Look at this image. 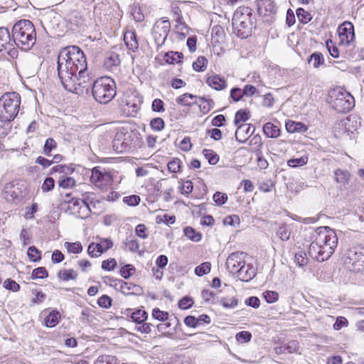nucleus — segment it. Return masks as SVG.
<instances>
[{
    "label": "nucleus",
    "instance_id": "obj_46",
    "mask_svg": "<svg viewBox=\"0 0 364 364\" xmlns=\"http://www.w3.org/2000/svg\"><path fill=\"white\" fill-rule=\"evenodd\" d=\"M291 234L290 229L287 225L280 226L277 230V235L282 240L287 241L289 239Z\"/></svg>",
    "mask_w": 364,
    "mask_h": 364
},
{
    "label": "nucleus",
    "instance_id": "obj_57",
    "mask_svg": "<svg viewBox=\"0 0 364 364\" xmlns=\"http://www.w3.org/2000/svg\"><path fill=\"white\" fill-rule=\"evenodd\" d=\"M150 126L152 129L159 132L164 129L165 122L163 119L160 117H156L151 120Z\"/></svg>",
    "mask_w": 364,
    "mask_h": 364
},
{
    "label": "nucleus",
    "instance_id": "obj_11",
    "mask_svg": "<svg viewBox=\"0 0 364 364\" xmlns=\"http://www.w3.org/2000/svg\"><path fill=\"white\" fill-rule=\"evenodd\" d=\"M0 52L6 53L11 57L17 53V50L14 47V41L11 39L10 33L4 27L0 28Z\"/></svg>",
    "mask_w": 364,
    "mask_h": 364
},
{
    "label": "nucleus",
    "instance_id": "obj_27",
    "mask_svg": "<svg viewBox=\"0 0 364 364\" xmlns=\"http://www.w3.org/2000/svg\"><path fill=\"white\" fill-rule=\"evenodd\" d=\"M286 129L289 133H303L307 130V127L302 122L289 120L286 122Z\"/></svg>",
    "mask_w": 364,
    "mask_h": 364
},
{
    "label": "nucleus",
    "instance_id": "obj_13",
    "mask_svg": "<svg viewBox=\"0 0 364 364\" xmlns=\"http://www.w3.org/2000/svg\"><path fill=\"white\" fill-rule=\"evenodd\" d=\"M243 263H245L243 252H235L228 256L225 266L230 273L235 274Z\"/></svg>",
    "mask_w": 364,
    "mask_h": 364
},
{
    "label": "nucleus",
    "instance_id": "obj_38",
    "mask_svg": "<svg viewBox=\"0 0 364 364\" xmlns=\"http://www.w3.org/2000/svg\"><path fill=\"white\" fill-rule=\"evenodd\" d=\"M94 364H118L115 356L111 355H102L97 357Z\"/></svg>",
    "mask_w": 364,
    "mask_h": 364
},
{
    "label": "nucleus",
    "instance_id": "obj_56",
    "mask_svg": "<svg viewBox=\"0 0 364 364\" xmlns=\"http://www.w3.org/2000/svg\"><path fill=\"white\" fill-rule=\"evenodd\" d=\"M295 262L299 267H304L307 265L309 259L304 252L300 251L295 254Z\"/></svg>",
    "mask_w": 364,
    "mask_h": 364
},
{
    "label": "nucleus",
    "instance_id": "obj_1",
    "mask_svg": "<svg viewBox=\"0 0 364 364\" xmlns=\"http://www.w3.org/2000/svg\"><path fill=\"white\" fill-rule=\"evenodd\" d=\"M57 64L58 77L66 90L78 93L80 87H87L89 80L88 75H85L87 60L78 46L62 48L58 55Z\"/></svg>",
    "mask_w": 364,
    "mask_h": 364
},
{
    "label": "nucleus",
    "instance_id": "obj_22",
    "mask_svg": "<svg viewBox=\"0 0 364 364\" xmlns=\"http://www.w3.org/2000/svg\"><path fill=\"white\" fill-rule=\"evenodd\" d=\"M119 284V289L124 294H140L142 289L140 286L134 284L131 282H126L122 280L118 282Z\"/></svg>",
    "mask_w": 364,
    "mask_h": 364
},
{
    "label": "nucleus",
    "instance_id": "obj_41",
    "mask_svg": "<svg viewBox=\"0 0 364 364\" xmlns=\"http://www.w3.org/2000/svg\"><path fill=\"white\" fill-rule=\"evenodd\" d=\"M208 60L203 56H199L193 63V68L197 72H203L207 68Z\"/></svg>",
    "mask_w": 364,
    "mask_h": 364
},
{
    "label": "nucleus",
    "instance_id": "obj_20",
    "mask_svg": "<svg viewBox=\"0 0 364 364\" xmlns=\"http://www.w3.org/2000/svg\"><path fill=\"white\" fill-rule=\"evenodd\" d=\"M206 83L215 90H223L227 87V80L217 74H212L206 79Z\"/></svg>",
    "mask_w": 364,
    "mask_h": 364
},
{
    "label": "nucleus",
    "instance_id": "obj_3",
    "mask_svg": "<svg viewBox=\"0 0 364 364\" xmlns=\"http://www.w3.org/2000/svg\"><path fill=\"white\" fill-rule=\"evenodd\" d=\"M14 45L23 50H30L36 43V33L33 24L29 20H21L12 28Z\"/></svg>",
    "mask_w": 364,
    "mask_h": 364
},
{
    "label": "nucleus",
    "instance_id": "obj_63",
    "mask_svg": "<svg viewBox=\"0 0 364 364\" xmlns=\"http://www.w3.org/2000/svg\"><path fill=\"white\" fill-rule=\"evenodd\" d=\"M236 340L240 343H247L252 338V334L249 331H243L236 334Z\"/></svg>",
    "mask_w": 364,
    "mask_h": 364
},
{
    "label": "nucleus",
    "instance_id": "obj_12",
    "mask_svg": "<svg viewBox=\"0 0 364 364\" xmlns=\"http://www.w3.org/2000/svg\"><path fill=\"white\" fill-rule=\"evenodd\" d=\"M257 11L260 16L270 17L272 21L273 16L277 14V7L273 0H258Z\"/></svg>",
    "mask_w": 364,
    "mask_h": 364
},
{
    "label": "nucleus",
    "instance_id": "obj_39",
    "mask_svg": "<svg viewBox=\"0 0 364 364\" xmlns=\"http://www.w3.org/2000/svg\"><path fill=\"white\" fill-rule=\"evenodd\" d=\"M58 186L63 188H70L75 185V180L70 176H60L58 181Z\"/></svg>",
    "mask_w": 364,
    "mask_h": 364
},
{
    "label": "nucleus",
    "instance_id": "obj_62",
    "mask_svg": "<svg viewBox=\"0 0 364 364\" xmlns=\"http://www.w3.org/2000/svg\"><path fill=\"white\" fill-rule=\"evenodd\" d=\"M266 301L269 304L274 303L278 300L279 294L274 291H266L263 293Z\"/></svg>",
    "mask_w": 364,
    "mask_h": 364
},
{
    "label": "nucleus",
    "instance_id": "obj_26",
    "mask_svg": "<svg viewBox=\"0 0 364 364\" xmlns=\"http://www.w3.org/2000/svg\"><path fill=\"white\" fill-rule=\"evenodd\" d=\"M262 129L264 134L268 138H277L280 136V129L272 122L265 123Z\"/></svg>",
    "mask_w": 364,
    "mask_h": 364
},
{
    "label": "nucleus",
    "instance_id": "obj_19",
    "mask_svg": "<svg viewBox=\"0 0 364 364\" xmlns=\"http://www.w3.org/2000/svg\"><path fill=\"white\" fill-rule=\"evenodd\" d=\"M338 32L342 41H346L347 43H349L354 39V28L350 22L343 23L339 27Z\"/></svg>",
    "mask_w": 364,
    "mask_h": 364
},
{
    "label": "nucleus",
    "instance_id": "obj_18",
    "mask_svg": "<svg viewBox=\"0 0 364 364\" xmlns=\"http://www.w3.org/2000/svg\"><path fill=\"white\" fill-rule=\"evenodd\" d=\"M360 118L356 114H350L342 122L345 131L348 134H353L360 127Z\"/></svg>",
    "mask_w": 364,
    "mask_h": 364
},
{
    "label": "nucleus",
    "instance_id": "obj_60",
    "mask_svg": "<svg viewBox=\"0 0 364 364\" xmlns=\"http://www.w3.org/2000/svg\"><path fill=\"white\" fill-rule=\"evenodd\" d=\"M140 197L136 195H132L123 198V202L129 206H136L140 203Z\"/></svg>",
    "mask_w": 364,
    "mask_h": 364
},
{
    "label": "nucleus",
    "instance_id": "obj_35",
    "mask_svg": "<svg viewBox=\"0 0 364 364\" xmlns=\"http://www.w3.org/2000/svg\"><path fill=\"white\" fill-rule=\"evenodd\" d=\"M335 175V181L337 183L346 184L348 183L350 173L348 171L342 170V169H336L334 171Z\"/></svg>",
    "mask_w": 364,
    "mask_h": 364
},
{
    "label": "nucleus",
    "instance_id": "obj_31",
    "mask_svg": "<svg viewBox=\"0 0 364 364\" xmlns=\"http://www.w3.org/2000/svg\"><path fill=\"white\" fill-rule=\"evenodd\" d=\"M119 64L120 60L119 55L115 53H112L110 55L107 56L105 60V67L110 70L116 69Z\"/></svg>",
    "mask_w": 364,
    "mask_h": 364
},
{
    "label": "nucleus",
    "instance_id": "obj_5",
    "mask_svg": "<svg viewBox=\"0 0 364 364\" xmlns=\"http://www.w3.org/2000/svg\"><path fill=\"white\" fill-rule=\"evenodd\" d=\"M139 133L130 129L122 127L116 132L112 146L118 153H122L135 149L139 145Z\"/></svg>",
    "mask_w": 364,
    "mask_h": 364
},
{
    "label": "nucleus",
    "instance_id": "obj_24",
    "mask_svg": "<svg viewBox=\"0 0 364 364\" xmlns=\"http://www.w3.org/2000/svg\"><path fill=\"white\" fill-rule=\"evenodd\" d=\"M124 41L129 50L133 52L138 50L139 43L135 31H127L124 35Z\"/></svg>",
    "mask_w": 364,
    "mask_h": 364
},
{
    "label": "nucleus",
    "instance_id": "obj_40",
    "mask_svg": "<svg viewBox=\"0 0 364 364\" xmlns=\"http://www.w3.org/2000/svg\"><path fill=\"white\" fill-rule=\"evenodd\" d=\"M59 279L63 281L74 280L77 277V273L73 269L62 270L58 274Z\"/></svg>",
    "mask_w": 364,
    "mask_h": 364
},
{
    "label": "nucleus",
    "instance_id": "obj_16",
    "mask_svg": "<svg viewBox=\"0 0 364 364\" xmlns=\"http://www.w3.org/2000/svg\"><path fill=\"white\" fill-rule=\"evenodd\" d=\"M109 180L110 175L107 172L101 171L100 167L97 166L92 168L90 176V181L96 186H102L109 181Z\"/></svg>",
    "mask_w": 364,
    "mask_h": 364
},
{
    "label": "nucleus",
    "instance_id": "obj_30",
    "mask_svg": "<svg viewBox=\"0 0 364 364\" xmlns=\"http://www.w3.org/2000/svg\"><path fill=\"white\" fill-rule=\"evenodd\" d=\"M199 100V107L203 114H207L214 106V102L210 98L198 97Z\"/></svg>",
    "mask_w": 364,
    "mask_h": 364
},
{
    "label": "nucleus",
    "instance_id": "obj_64",
    "mask_svg": "<svg viewBox=\"0 0 364 364\" xmlns=\"http://www.w3.org/2000/svg\"><path fill=\"white\" fill-rule=\"evenodd\" d=\"M193 300L189 296H185L178 301V307L181 309H190L193 305Z\"/></svg>",
    "mask_w": 364,
    "mask_h": 364
},
{
    "label": "nucleus",
    "instance_id": "obj_15",
    "mask_svg": "<svg viewBox=\"0 0 364 364\" xmlns=\"http://www.w3.org/2000/svg\"><path fill=\"white\" fill-rule=\"evenodd\" d=\"M232 24L233 31L237 36L241 38H247L251 35L255 23H249V21L242 22V23H240V22L232 21Z\"/></svg>",
    "mask_w": 364,
    "mask_h": 364
},
{
    "label": "nucleus",
    "instance_id": "obj_55",
    "mask_svg": "<svg viewBox=\"0 0 364 364\" xmlns=\"http://www.w3.org/2000/svg\"><path fill=\"white\" fill-rule=\"evenodd\" d=\"M136 269L132 264H126L120 269V274L124 279L129 278L135 273Z\"/></svg>",
    "mask_w": 364,
    "mask_h": 364
},
{
    "label": "nucleus",
    "instance_id": "obj_58",
    "mask_svg": "<svg viewBox=\"0 0 364 364\" xmlns=\"http://www.w3.org/2000/svg\"><path fill=\"white\" fill-rule=\"evenodd\" d=\"M213 199L218 205H222L227 202L228 196L226 193L217 191L214 193Z\"/></svg>",
    "mask_w": 364,
    "mask_h": 364
},
{
    "label": "nucleus",
    "instance_id": "obj_2",
    "mask_svg": "<svg viewBox=\"0 0 364 364\" xmlns=\"http://www.w3.org/2000/svg\"><path fill=\"white\" fill-rule=\"evenodd\" d=\"M314 240L309 247V255L318 262L327 260L333 254L338 245V237L334 230L328 226L316 229Z\"/></svg>",
    "mask_w": 364,
    "mask_h": 364
},
{
    "label": "nucleus",
    "instance_id": "obj_59",
    "mask_svg": "<svg viewBox=\"0 0 364 364\" xmlns=\"http://www.w3.org/2000/svg\"><path fill=\"white\" fill-rule=\"evenodd\" d=\"M4 287L14 292H16L20 289V285L11 279H7L4 281Z\"/></svg>",
    "mask_w": 364,
    "mask_h": 364
},
{
    "label": "nucleus",
    "instance_id": "obj_37",
    "mask_svg": "<svg viewBox=\"0 0 364 364\" xmlns=\"http://www.w3.org/2000/svg\"><path fill=\"white\" fill-rule=\"evenodd\" d=\"M183 232L186 237L193 242H198L201 240L202 235L199 232L196 231L191 227H186L183 230Z\"/></svg>",
    "mask_w": 364,
    "mask_h": 364
},
{
    "label": "nucleus",
    "instance_id": "obj_23",
    "mask_svg": "<svg viewBox=\"0 0 364 364\" xmlns=\"http://www.w3.org/2000/svg\"><path fill=\"white\" fill-rule=\"evenodd\" d=\"M84 213L85 216H87L91 213V206H95V196L93 193L86 192L82 194V198L81 199Z\"/></svg>",
    "mask_w": 364,
    "mask_h": 364
},
{
    "label": "nucleus",
    "instance_id": "obj_25",
    "mask_svg": "<svg viewBox=\"0 0 364 364\" xmlns=\"http://www.w3.org/2000/svg\"><path fill=\"white\" fill-rule=\"evenodd\" d=\"M198 99V96L194 95L191 93H185L181 96H179L176 99V102L184 107H191L193 104H197L198 102L196 100Z\"/></svg>",
    "mask_w": 364,
    "mask_h": 364
},
{
    "label": "nucleus",
    "instance_id": "obj_48",
    "mask_svg": "<svg viewBox=\"0 0 364 364\" xmlns=\"http://www.w3.org/2000/svg\"><path fill=\"white\" fill-rule=\"evenodd\" d=\"M27 255L28 258L32 262H38L41 259V251H39L35 246H31L28 249Z\"/></svg>",
    "mask_w": 364,
    "mask_h": 364
},
{
    "label": "nucleus",
    "instance_id": "obj_36",
    "mask_svg": "<svg viewBox=\"0 0 364 364\" xmlns=\"http://www.w3.org/2000/svg\"><path fill=\"white\" fill-rule=\"evenodd\" d=\"M296 14L299 22L302 24H306L312 19L311 14L305 11L303 8H299L296 11Z\"/></svg>",
    "mask_w": 364,
    "mask_h": 364
},
{
    "label": "nucleus",
    "instance_id": "obj_45",
    "mask_svg": "<svg viewBox=\"0 0 364 364\" xmlns=\"http://www.w3.org/2000/svg\"><path fill=\"white\" fill-rule=\"evenodd\" d=\"M309 158L306 156H302L298 159H291L287 161L289 166L296 168L306 165L308 162Z\"/></svg>",
    "mask_w": 364,
    "mask_h": 364
},
{
    "label": "nucleus",
    "instance_id": "obj_34",
    "mask_svg": "<svg viewBox=\"0 0 364 364\" xmlns=\"http://www.w3.org/2000/svg\"><path fill=\"white\" fill-rule=\"evenodd\" d=\"M130 318L134 322L136 323L137 324H141V323L146 321L148 314L146 311L138 309L132 313Z\"/></svg>",
    "mask_w": 364,
    "mask_h": 364
},
{
    "label": "nucleus",
    "instance_id": "obj_32",
    "mask_svg": "<svg viewBox=\"0 0 364 364\" xmlns=\"http://www.w3.org/2000/svg\"><path fill=\"white\" fill-rule=\"evenodd\" d=\"M60 318L59 312L53 310L46 317L45 324L47 327H54L58 323Z\"/></svg>",
    "mask_w": 364,
    "mask_h": 364
},
{
    "label": "nucleus",
    "instance_id": "obj_9",
    "mask_svg": "<svg viewBox=\"0 0 364 364\" xmlns=\"http://www.w3.org/2000/svg\"><path fill=\"white\" fill-rule=\"evenodd\" d=\"M170 28V22L167 19L163 18L155 23L152 29V35L157 47L161 46L164 43Z\"/></svg>",
    "mask_w": 364,
    "mask_h": 364
},
{
    "label": "nucleus",
    "instance_id": "obj_54",
    "mask_svg": "<svg viewBox=\"0 0 364 364\" xmlns=\"http://www.w3.org/2000/svg\"><path fill=\"white\" fill-rule=\"evenodd\" d=\"M132 15L134 19L137 22H141L144 19V16L141 11V9L139 5L134 4L131 9Z\"/></svg>",
    "mask_w": 364,
    "mask_h": 364
},
{
    "label": "nucleus",
    "instance_id": "obj_51",
    "mask_svg": "<svg viewBox=\"0 0 364 364\" xmlns=\"http://www.w3.org/2000/svg\"><path fill=\"white\" fill-rule=\"evenodd\" d=\"M181 161L179 159H173L168 163V169L170 172L176 173L181 171Z\"/></svg>",
    "mask_w": 364,
    "mask_h": 364
},
{
    "label": "nucleus",
    "instance_id": "obj_44",
    "mask_svg": "<svg viewBox=\"0 0 364 364\" xmlns=\"http://www.w3.org/2000/svg\"><path fill=\"white\" fill-rule=\"evenodd\" d=\"M220 304L226 309H233L238 304L236 297H223L220 300Z\"/></svg>",
    "mask_w": 364,
    "mask_h": 364
},
{
    "label": "nucleus",
    "instance_id": "obj_52",
    "mask_svg": "<svg viewBox=\"0 0 364 364\" xmlns=\"http://www.w3.org/2000/svg\"><path fill=\"white\" fill-rule=\"evenodd\" d=\"M203 153L210 164L215 165L218 162L219 156L213 150L204 149Z\"/></svg>",
    "mask_w": 364,
    "mask_h": 364
},
{
    "label": "nucleus",
    "instance_id": "obj_7",
    "mask_svg": "<svg viewBox=\"0 0 364 364\" xmlns=\"http://www.w3.org/2000/svg\"><path fill=\"white\" fill-rule=\"evenodd\" d=\"M330 97L333 100V107L341 113L349 112L355 106L354 97L346 90L341 88L333 90Z\"/></svg>",
    "mask_w": 364,
    "mask_h": 364
},
{
    "label": "nucleus",
    "instance_id": "obj_6",
    "mask_svg": "<svg viewBox=\"0 0 364 364\" xmlns=\"http://www.w3.org/2000/svg\"><path fill=\"white\" fill-rule=\"evenodd\" d=\"M21 96L17 92H6L0 98V119L11 122L19 112Z\"/></svg>",
    "mask_w": 364,
    "mask_h": 364
},
{
    "label": "nucleus",
    "instance_id": "obj_4",
    "mask_svg": "<svg viewBox=\"0 0 364 364\" xmlns=\"http://www.w3.org/2000/svg\"><path fill=\"white\" fill-rule=\"evenodd\" d=\"M116 83L109 77H102L92 83V93L96 101L102 104L110 102L116 95Z\"/></svg>",
    "mask_w": 364,
    "mask_h": 364
},
{
    "label": "nucleus",
    "instance_id": "obj_61",
    "mask_svg": "<svg viewBox=\"0 0 364 364\" xmlns=\"http://www.w3.org/2000/svg\"><path fill=\"white\" fill-rule=\"evenodd\" d=\"M326 48L329 52V54L333 58H338L339 57V51L338 48L335 46L331 40H327L326 41Z\"/></svg>",
    "mask_w": 364,
    "mask_h": 364
},
{
    "label": "nucleus",
    "instance_id": "obj_14",
    "mask_svg": "<svg viewBox=\"0 0 364 364\" xmlns=\"http://www.w3.org/2000/svg\"><path fill=\"white\" fill-rule=\"evenodd\" d=\"M232 21L246 22L255 23V18L252 15V10L248 6H242L235 11Z\"/></svg>",
    "mask_w": 364,
    "mask_h": 364
},
{
    "label": "nucleus",
    "instance_id": "obj_42",
    "mask_svg": "<svg viewBox=\"0 0 364 364\" xmlns=\"http://www.w3.org/2000/svg\"><path fill=\"white\" fill-rule=\"evenodd\" d=\"M211 264L209 262H205L195 268V274L198 277H202L210 272Z\"/></svg>",
    "mask_w": 364,
    "mask_h": 364
},
{
    "label": "nucleus",
    "instance_id": "obj_50",
    "mask_svg": "<svg viewBox=\"0 0 364 364\" xmlns=\"http://www.w3.org/2000/svg\"><path fill=\"white\" fill-rule=\"evenodd\" d=\"M48 277V273L46 270V269L43 267H40L38 268H36L33 270L31 274V279H44L47 278Z\"/></svg>",
    "mask_w": 364,
    "mask_h": 364
},
{
    "label": "nucleus",
    "instance_id": "obj_43",
    "mask_svg": "<svg viewBox=\"0 0 364 364\" xmlns=\"http://www.w3.org/2000/svg\"><path fill=\"white\" fill-rule=\"evenodd\" d=\"M250 118V112L247 109H239L235 115L234 124L237 125L240 122H246Z\"/></svg>",
    "mask_w": 364,
    "mask_h": 364
},
{
    "label": "nucleus",
    "instance_id": "obj_10",
    "mask_svg": "<svg viewBox=\"0 0 364 364\" xmlns=\"http://www.w3.org/2000/svg\"><path fill=\"white\" fill-rule=\"evenodd\" d=\"M113 247L109 238H100V242H91L87 247V253L91 257H97Z\"/></svg>",
    "mask_w": 364,
    "mask_h": 364
},
{
    "label": "nucleus",
    "instance_id": "obj_17",
    "mask_svg": "<svg viewBox=\"0 0 364 364\" xmlns=\"http://www.w3.org/2000/svg\"><path fill=\"white\" fill-rule=\"evenodd\" d=\"M237 274V278L242 282H250L256 275L255 269L250 264L243 263L242 266L235 273Z\"/></svg>",
    "mask_w": 364,
    "mask_h": 364
},
{
    "label": "nucleus",
    "instance_id": "obj_53",
    "mask_svg": "<svg viewBox=\"0 0 364 364\" xmlns=\"http://www.w3.org/2000/svg\"><path fill=\"white\" fill-rule=\"evenodd\" d=\"M57 143L53 138H48L46 139L44 146H43V152L46 156H50V152L52 150L56 149Z\"/></svg>",
    "mask_w": 364,
    "mask_h": 364
},
{
    "label": "nucleus",
    "instance_id": "obj_33",
    "mask_svg": "<svg viewBox=\"0 0 364 364\" xmlns=\"http://www.w3.org/2000/svg\"><path fill=\"white\" fill-rule=\"evenodd\" d=\"M311 62L313 63V66L314 68H318L324 63V58L323 54L320 52L313 53L308 58V63H310Z\"/></svg>",
    "mask_w": 364,
    "mask_h": 364
},
{
    "label": "nucleus",
    "instance_id": "obj_28",
    "mask_svg": "<svg viewBox=\"0 0 364 364\" xmlns=\"http://www.w3.org/2000/svg\"><path fill=\"white\" fill-rule=\"evenodd\" d=\"M299 348V343L296 341H291L287 344L284 345L277 349L278 353H293Z\"/></svg>",
    "mask_w": 364,
    "mask_h": 364
},
{
    "label": "nucleus",
    "instance_id": "obj_49",
    "mask_svg": "<svg viewBox=\"0 0 364 364\" xmlns=\"http://www.w3.org/2000/svg\"><path fill=\"white\" fill-rule=\"evenodd\" d=\"M65 246L70 253L78 254L82 251V245L80 242H66Z\"/></svg>",
    "mask_w": 364,
    "mask_h": 364
},
{
    "label": "nucleus",
    "instance_id": "obj_29",
    "mask_svg": "<svg viewBox=\"0 0 364 364\" xmlns=\"http://www.w3.org/2000/svg\"><path fill=\"white\" fill-rule=\"evenodd\" d=\"M183 55L182 53L169 51L164 55V60L168 64H176L181 62Z\"/></svg>",
    "mask_w": 364,
    "mask_h": 364
},
{
    "label": "nucleus",
    "instance_id": "obj_8",
    "mask_svg": "<svg viewBox=\"0 0 364 364\" xmlns=\"http://www.w3.org/2000/svg\"><path fill=\"white\" fill-rule=\"evenodd\" d=\"M347 268L354 272H360L364 270V248L355 247L349 249L345 258Z\"/></svg>",
    "mask_w": 364,
    "mask_h": 364
},
{
    "label": "nucleus",
    "instance_id": "obj_47",
    "mask_svg": "<svg viewBox=\"0 0 364 364\" xmlns=\"http://www.w3.org/2000/svg\"><path fill=\"white\" fill-rule=\"evenodd\" d=\"M151 316L154 319L159 321H166L168 319V313L167 311H161L159 308H154L152 310Z\"/></svg>",
    "mask_w": 364,
    "mask_h": 364
},
{
    "label": "nucleus",
    "instance_id": "obj_21",
    "mask_svg": "<svg viewBox=\"0 0 364 364\" xmlns=\"http://www.w3.org/2000/svg\"><path fill=\"white\" fill-rule=\"evenodd\" d=\"M254 131L255 128L250 124H240L235 132V139L240 143H244L246 141V136L250 132L252 134Z\"/></svg>",
    "mask_w": 364,
    "mask_h": 364
}]
</instances>
